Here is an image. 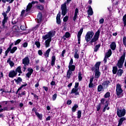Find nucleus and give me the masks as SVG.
Listing matches in <instances>:
<instances>
[{
    "label": "nucleus",
    "instance_id": "a878e982",
    "mask_svg": "<svg viewBox=\"0 0 126 126\" xmlns=\"http://www.w3.org/2000/svg\"><path fill=\"white\" fill-rule=\"evenodd\" d=\"M50 52H51V49H48L44 53V56L46 59L49 58V55H50Z\"/></svg>",
    "mask_w": 126,
    "mask_h": 126
},
{
    "label": "nucleus",
    "instance_id": "f8f14e48",
    "mask_svg": "<svg viewBox=\"0 0 126 126\" xmlns=\"http://www.w3.org/2000/svg\"><path fill=\"white\" fill-rule=\"evenodd\" d=\"M83 32V28H82L80 30L79 32H78L77 38L78 41V44H80V38L81 37V35Z\"/></svg>",
    "mask_w": 126,
    "mask_h": 126
},
{
    "label": "nucleus",
    "instance_id": "8fccbe9b",
    "mask_svg": "<svg viewBox=\"0 0 126 126\" xmlns=\"http://www.w3.org/2000/svg\"><path fill=\"white\" fill-rule=\"evenodd\" d=\"M123 44L126 47V37L124 36L123 37Z\"/></svg>",
    "mask_w": 126,
    "mask_h": 126
},
{
    "label": "nucleus",
    "instance_id": "774afa93",
    "mask_svg": "<svg viewBox=\"0 0 126 126\" xmlns=\"http://www.w3.org/2000/svg\"><path fill=\"white\" fill-rule=\"evenodd\" d=\"M9 11H10V6H8V8H7V10L6 11V13H8V12H9Z\"/></svg>",
    "mask_w": 126,
    "mask_h": 126
},
{
    "label": "nucleus",
    "instance_id": "a18cd8bd",
    "mask_svg": "<svg viewBox=\"0 0 126 126\" xmlns=\"http://www.w3.org/2000/svg\"><path fill=\"white\" fill-rule=\"evenodd\" d=\"M77 118L80 119L81 118V111L79 110L77 112Z\"/></svg>",
    "mask_w": 126,
    "mask_h": 126
},
{
    "label": "nucleus",
    "instance_id": "13d9d810",
    "mask_svg": "<svg viewBox=\"0 0 126 126\" xmlns=\"http://www.w3.org/2000/svg\"><path fill=\"white\" fill-rule=\"evenodd\" d=\"M101 102L99 104H101V105H104V102H105V99L104 98H102L100 100Z\"/></svg>",
    "mask_w": 126,
    "mask_h": 126
},
{
    "label": "nucleus",
    "instance_id": "5fc2aeb1",
    "mask_svg": "<svg viewBox=\"0 0 126 126\" xmlns=\"http://www.w3.org/2000/svg\"><path fill=\"white\" fill-rule=\"evenodd\" d=\"M20 42H21V39H18L16 41V42H15V45H18V44H19V43H20Z\"/></svg>",
    "mask_w": 126,
    "mask_h": 126
},
{
    "label": "nucleus",
    "instance_id": "5701e85b",
    "mask_svg": "<svg viewBox=\"0 0 126 126\" xmlns=\"http://www.w3.org/2000/svg\"><path fill=\"white\" fill-rule=\"evenodd\" d=\"M52 41V39H48L45 41V47L46 48H48V47H50V43H51V41Z\"/></svg>",
    "mask_w": 126,
    "mask_h": 126
},
{
    "label": "nucleus",
    "instance_id": "cd10ccee",
    "mask_svg": "<svg viewBox=\"0 0 126 126\" xmlns=\"http://www.w3.org/2000/svg\"><path fill=\"white\" fill-rule=\"evenodd\" d=\"M68 70H70V71H74V70L75 69V65H71L68 66Z\"/></svg>",
    "mask_w": 126,
    "mask_h": 126
},
{
    "label": "nucleus",
    "instance_id": "de8ad7c7",
    "mask_svg": "<svg viewBox=\"0 0 126 126\" xmlns=\"http://www.w3.org/2000/svg\"><path fill=\"white\" fill-rule=\"evenodd\" d=\"M37 8L40 10H43V9H44V6L42 5H40L37 6Z\"/></svg>",
    "mask_w": 126,
    "mask_h": 126
},
{
    "label": "nucleus",
    "instance_id": "c9c22d12",
    "mask_svg": "<svg viewBox=\"0 0 126 126\" xmlns=\"http://www.w3.org/2000/svg\"><path fill=\"white\" fill-rule=\"evenodd\" d=\"M14 81H15L17 84H19V82H22V79L20 77H18L17 79H15Z\"/></svg>",
    "mask_w": 126,
    "mask_h": 126
},
{
    "label": "nucleus",
    "instance_id": "3c124183",
    "mask_svg": "<svg viewBox=\"0 0 126 126\" xmlns=\"http://www.w3.org/2000/svg\"><path fill=\"white\" fill-rule=\"evenodd\" d=\"M104 97L105 98H109V97H110V93L109 92H107L106 93L105 95H104Z\"/></svg>",
    "mask_w": 126,
    "mask_h": 126
},
{
    "label": "nucleus",
    "instance_id": "49530a36",
    "mask_svg": "<svg viewBox=\"0 0 126 126\" xmlns=\"http://www.w3.org/2000/svg\"><path fill=\"white\" fill-rule=\"evenodd\" d=\"M14 0H2V2H4V3H5V2H6V1L7 2L10 1V3H12V2H13V1Z\"/></svg>",
    "mask_w": 126,
    "mask_h": 126
},
{
    "label": "nucleus",
    "instance_id": "4d7b16f0",
    "mask_svg": "<svg viewBox=\"0 0 126 126\" xmlns=\"http://www.w3.org/2000/svg\"><path fill=\"white\" fill-rule=\"evenodd\" d=\"M23 46L24 48H27L28 46V43L27 42H25L23 44Z\"/></svg>",
    "mask_w": 126,
    "mask_h": 126
},
{
    "label": "nucleus",
    "instance_id": "f257e3e1",
    "mask_svg": "<svg viewBox=\"0 0 126 126\" xmlns=\"http://www.w3.org/2000/svg\"><path fill=\"white\" fill-rule=\"evenodd\" d=\"M126 59V54H124L119 60L118 61V63L116 64L117 67L118 68H123V66L124 65V63H125V60Z\"/></svg>",
    "mask_w": 126,
    "mask_h": 126
},
{
    "label": "nucleus",
    "instance_id": "ea45409f",
    "mask_svg": "<svg viewBox=\"0 0 126 126\" xmlns=\"http://www.w3.org/2000/svg\"><path fill=\"white\" fill-rule=\"evenodd\" d=\"M77 108H78V105H77V104H75L72 108V112H75V111H76V109H77Z\"/></svg>",
    "mask_w": 126,
    "mask_h": 126
},
{
    "label": "nucleus",
    "instance_id": "6e6d98bb",
    "mask_svg": "<svg viewBox=\"0 0 126 126\" xmlns=\"http://www.w3.org/2000/svg\"><path fill=\"white\" fill-rule=\"evenodd\" d=\"M9 52H10V49H9V48H7V50L5 52V56H6H6H7V54H8Z\"/></svg>",
    "mask_w": 126,
    "mask_h": 126
},
{
    "label": "nucleus",
    "instance_id": "4468645a",
    "mask_svg": "<svg viewBox=\"0 0 126 126\" xmlns=\"http://www.w3.org/2000/svg\"><path fill=\"white\" fill-rule=\"evenodd\" d=\"M28 72L26 74V76H27L28 78H30L32 73H33V69L29 68L28 69Z\"/></svg>",
    "mask_w": 126,
    "mask_h": 126
},
{
    "label": "nucleus",
    "instance_id": "20e7f679",
    "mask_svg": "<svg viewBox=\"0 0 126 126\" xmlns=\"http://www.w3.org/2000/svg\"><path fill=\"white\" fill-rule=\"evenodd\" d=\"M123 92H124V91L122 89V86L120 84H117L116 85V95L119 96L120 98L123 95Z\"/></svg>",
    "mask_w": 126,
    "mask_h": 126
},
{
    "label": "nucleus",
    "instance_id": "c03bdc74",
    "mask_svg": "<svg viewBox=\"0 0 126 126\" xmlns=\"http://www.w3.org/2000/svg\"><path fill=\"white\" fill-rule=\"evenodd\" d=\"M100 44L96 45L94 48V52H97L98 50H99V48H100Z\"/></svg>",
    "mask_w": 126,
    "mask_h": 126
},
{
    "label": "nucleus",
    "instance_id": "bf43d9fd",
    "mask_svg": "<svg viewBox=\"0 0 126 126\" xmlns=\"http://www.w3.org/2000/svg\"><path fill=\"white\" fill-rule=\"evenodd\" d=\"M68 20V17L67 16H65L63 19V20L64 22H66V21H67Z\"/></svg>",
    "mask_w": 126,
    "mask_h": 126
},
{
    "label": "nucleus",
    "instance_id": "a19ab883",
    "mask_svg": "<svg viewBox=\"0 0 126 126\" xmlns=\"http://www.w3.org/2000/svg\"><path fill=\"white\" fill-rule=\"evenodd\" d=\"M35 45H36L37 48H40V46H41V44H40V41H36L35 42Z\"/></svg>",
    "mask_w": 126,
    "mask_h": 126
},
{
    "label": "nucleus",
    "instance_id": "2f4dec72",
    "mask_svg": "<svg viewBox=\"0 0 126 126\" xmlns=\"http://www.w3.org/2000/svg\"><path fill=\"white\" fill-rule=\"evenodd\" d=\"M111 55H112V50L109 49L108 51L107 52V53L106 54V57H107V58H110Z\"/></svg>",
    "mask_w": 126,
    "mask_h": 126
},
{
    "label": "nucleus",
    "instance_id": "e433bc0d",
    "mask_svg": "<svg viewBox=\"0 0 126 126\" xmlns=\"http://www.w3.org/2000/svg\"><path fill=\"white\" fill-rule=\"evenodd\" d=\"M15 71H16V73L19 72V73H22V71H21V66H18L15 70Z\"/></svg>",
    "mask_w": 126,
    "mask_h": 126
},
{
    "label": "nucleus",
    "instance_id": "1a4fd4ad",
    "mask_svg": "<svg viewBox=\"0 0 126 126\" xmlns=\"http://www.w3.org/2000/svg\"><path fill=\"white\" fill-rule=\"evenodd\" d=\"M52 37H54V34L53 32H50L47 34L42 36L43 40H47V39H52Z\"/></svg>",
    "mask_w": 126,
    "mask_h": 126
},
{
    "label": "nucleus",
    "instance_id": "6e6552de",
    "mask_svg": "<svg viewBox=\"0 0 126 126\" xmlns=\"http://www.w3.org/2000/svg\"><path fill=\"white\" fill-rule=\"evenodd\" d=\"M99 35L100 31L98 30L97 32L95 33L94 37L92 39L91 43H94V42H96V41H97L98 39H99Z\"/></svg>",
    "mask_w": 126,
    "mask_h": 126
},
{
    "label": "nucleus",
    "instance_id": "423d86ee",
    "mask_svg": "<svg viewBox=\"0 0 126 126\" xmlns=\"http://www.w3.org/2000/svg\"><path fill=\"white\" fill-rule=\"evenodd\" d=\"M78 85L79 84L78 83H75V85L74 88H73L71 92V94H73L74 93L75 96H77V95H79V92H78Z\"/></svg>",
    "mask_w": 126,
    "mask_h": 126
},
{
    "label": "nucleus",
    "instance_id": "a211bd4d",
    "mask_svg": "<svg viewBox=\"0 0 126 126\" xmlns=\"http://www.w3.org/2000/svg\"><path fill=\"white\" fill-rule=\"evenodd\" d=\"M74 57L75 59H79V53H78V50L77 49H75Z\"/></svg>",
    "mask_w": 126,
    "mask_h": 126
},
{
    "label": "nucleus",
    "instance_id": "c756f323",
    "mask_svg": "<svg viewBox=\"0 0 126 126\" xmlns=\"http://www.w3.org/2000/svg\"><path fill=\"white\" fill-rule=\"evenodd\" d=\"M108 106H109V104L108 103V101H106L103 112H106V110H109L110 109V107H108Z\"/></svg>",
    "mask_w": 126,
    "mask_h": 126
},
{
    "label": "nucleus",
    "instance_id": "473e14b6",
    "mask_svg": "<svg viewBox=\"0 0 126 126\" xmlns=\"http://www.w3.org/2000/svg\"><path fill=\"white\" fill-rule=\"evenodd\" d=\"M97 91L98 92H101V91H104V88H103V86L101 85H99L97 87Z\"/></svg>",
    "mask_w": 126,
    "mask_h": 126
},
{
    "label": "nucleus",
    "instance_id": "9b49d317",
    "mask_svg": "<svg viewBox=\"0 0 126 126\" xmlns=\"http://www.w3.org/2000/svg\"><path fill=\"white\" fill-rule=\"evenodd\" d=\"M22 61H23L22 63L23 64L28 65L29 63H30V60H29V58H28V57H27L24 58Z\"/></svg>",
    "mask_w": 126,
    "mask_h": 126
},
{
    "label": "nucleus",
    "instance_id": "0eeeda50",
    "mask_svg": "<svg viewBox=\"0 0 126 126\" xmlns=\"http://www.w3.org/2000/svg\"><path fill=\"white\" fill-rule=\"evenodd\" d=\"M117 114L119 118H122V117H125L126 115V109H117Z\"/></svg>",
    "mask_w": 126,
    "mask_h": 126
},
{
    "label": "nucleus",
    "instance_id": "6ab92c4d",
    "mask_svg": "<svg viewBox=\"0 0 126 126\" xmlns=\"http://www.w3.org/2000/svg\"><path fill=\"white\" fill-rule=\"evenodd\" d=\"M110 84H111L110 81H105L102 83L103 86H104V87H106V88L108 87V86H109V85H110Z\"/></svg>",
    "mask_w": 126,
    "mask_h": 126
},
{
    "label": "nucleus",
    "instance_id": "052dcab7",
    "mask_svg": "<svg viewBox=\"0 0 126 126\" xmlns=\"http://www.w3.org/2000/svg\"><path fill=\"white\" fill-rule=\"evenodd\" d=\"M93 83H90L89 84V88H92L93 87Z\"/></svg>",
    "mask_w": 126,
    "mask_h": 126
},
{
    "label": "nucleus",
    "instance_id": "680f3d73",
    "mask_svg": "<svg viewBox=\"0 0 126 126\" xmlns=\"http://www.w3.org/2000/svg\"><path fill=\"white\" fill-rule=\"evenodd\" d=\"M99 24H103L104 23V19L102 18L101 19L99 20Z\"/></svg>",
    "mask_w": 126,
    "mask_h": 126
},
{
    "label": "nucleus",
    "instance_id": "4c0bfd02",
    "mask_svg": "<svg viewBox=\"0 0 126 126\" xmlns=\"http://www.w3.org/2000/svg\"><path fill=\"white\" fill-rule=\"evenodd\" d=\"M113 74H116L118 71V67L117 66H114L113 67Z\"/></svg>",
    "mask_w": 126,
    "mask_h": 126
},
{
    "label": "nucleus",
    "instance_id": "393cba45",
    "mask_svg": "<svg viewBox=\"0 0 126 126\" xmlns=\"http://www.w3.org/2000/svg\"><path fill=\"white\" fill-rule=\"evenodd\" d=\"M35 115L40 121H42V119H43V115L42 114H39L38 112H37L36 111H35Z\"/></svg>",
    "mask_w": 126,
    "mask_h": 126
},
{
    "label": "nucleus",
    "instance_id": "b1692460",
    "mask_svg": "<svg viewBox=\"0 0 126 126\" xmlns=\"http://www.w3.org/2000/svg\"><path fill=\"white\" fill-rule=\"evenodd\" d=\"M124 121H126V118L122 117L120 118V120L119 121V123L118 126H121L122 125H123V123L124 122Z\"/></svg>",
    "mask_w": 126,
    "mask_h": 126
},
{
    "label": "nucleus",
    "instance_id": "79ce46f5",
    "mask_svg": "<svg viewBox=\"0 0 126 126\" xmlns=\"http://www.w3.org/2000/svg\"><path fill=\"white\" fill-rule=\"evenodd\" d=\"M82 74H81V72H79L78 73V79L80 81H81L82 80Z\"/></svg>",
    "mask_w": 126,
    "mask_h": 126
},
{
    "label": "nucleus",
    "instance_id": "338daca9",
    "mask_svg": "<svg viewBox=\"0 0 126 126\" xmlns=\"http://www.w3.org/2000/svg\"><path fill=\"white\" fill-rule=\"evenodd\" d=\"M38 53L39 56H42L43 55V52L41 50H38Z\"/></svg>",
    "mask_w": 126,
    "mask_h": 126
},
{
    "label": "nucleus",
    "instance_id": "39448f33",
    "mask_svg": "<svg viewBox=\"0 0 126 126\" xmlns=\"http://www.w3.org/2000/svg\"><path fill=\"white\" fill-rule=\"evenodd\" d=\"M93 36H94V32L93 31L88 32L85 36V40L87 43H88L93 38Z\"/></svg>",
    "mask_w": 126,
    "mask_h": 126
},
{
    "label": "nucleus",
    "instance_id": "aec40b11",
    "mask_svg": "<svg viewBox=\"0 0 126 126\" xmlns=\"http://www.w3.org/2000/svg\"><path fill=\"white\" fill-rule=\"evenodd\" d=\"M100 75H101V72H100L99 70H95V78H98L100 77Z\"/></svg>",
    "mask_w": 126,
    "mask_h": 126
},
{
    "label": "nucleus",
    "instance_id": "37998d69",
    "mask_svg": "<svg viewBox=\"0 0 126 126\" xmlns=\"http://www.w3.org/2000/svg\"><path fill=\"white\" fill-rule=\"evenodd\" d=\"M123 22L124 23V26H126V14H125L123 18Z\"/></svg>",
    "mask_w": 126,
    "mask_h": 126
},
{
    "label": "nucleus",
    "instance_id": "4be33fe9",
    "mask_svg": "<svg viewBox=\"0 0 126 126\" xmlns=\"http://www.w3.org/2000/svg\"><path fill=\"white\" fill-rule=\"evenodd\" d=\"M101 65V62H97L94 65L95 70H99V67Z\"/></svg>",
    "mask_w": 126,
    "mask_h": 126
},
{
    "label": "nucleus",
    "instance_id": "9d476101",
    "mask_svg": "<svg viewBox=\"0 0 126 126\" xmlns=\"http://www.w3.org/2000/svg\"><path fill=\"white\" fill-rule=\"evenodd\" d=\"M61 9H62V15H63V16H64V15H65L67 13V11L66 10V4H63L62 5Z\"/></svg>",
    "mask_w": 126,
    "mask_h": 126
},
{
    "label": "nucleus",
    "instance_id": "c85d7f7f",
    "mask_svg": "<svg viewBox=\"0 0 126 126\" xmlns=\"http://www.w3.org/2000/svg\"><path fill=\"white\" fill-rule=\"evenodd\" d=\"M55 62H56V56H53L52 57L51 65L54 66L55 65Z\"/></svg>",
    "mask_w": 126,
    "mask_h": 126
},
{
    "label": "nucleus",
    "instance_id": "412c9836",
    "mask_svg": "<svg viewBox=\"0 0 126 126\" xmlns=\"http://www.w3.org/2000/svg\"><path fill=\"white\" fill-rule=\"evenodd\" d=\"M117 47V45H116V42H113L111 43L110 45V48L113 51H115L116 50V48Z\"/></svg>",
    "mask_w": 126,
    "mask_h": 126
},
{
    "label": "nucleus",
    "instance_id": "7c9ffc66",
    "mask_svg": "<svg viewBox=\"0 0 126 126\" xmlns=\"http://www.w3.org/2000/svg\"><path fill=\"white\" fill-rule=\"evenodd\" d=\"M88 13L89 15H93V10L92 9V7L90 6L89 8V10H88Z\"/></svg>",
    "mask_w": 126,
    "mask_h": 126
},
{
    "label": "nucleus",
    "instance_id": "603ef678",
    "mask_svg": "<svg viewBox=\"0 0 126 126\" xmlns=\"http://www.w3.org/2000/svg\"><path fill=\"white\" fill-rule=\"evenodd\" d=\"M27 84H25V85H22L18 89V91H19L20 90H21V89H22V88H23V87H25V86H27Z\"/></svg>",
    "mask_w": 126,
    "mask_h": 126
},
{
    "label": "nucleus",
    "instance_id": "72a5a7b5",
    "mask_svg": "<svg viewBox=\"0 0 126 126\" xmlns=\"http://www.w3.org/2000/svg\"><path fill=\"white\" fill-rule=\"evenodd\" d=\"M124 73V70L123 69H119L117 72V75L118 76H122V75Z\"/></svg>",
    "mask_w": 126,
    "mask_h": 126
},
{
    "label": "nucleus",
    "instance_id": "7ed1b4c3",
    "mask_svg": "<svg viewBox=\"0 0 126 126\" xmlns=\"http://www.w3.org/2000/svg\"><path fill=\"white\" fill-rule=\"evenodd\" d=\"M35 3H38L37 1H32L31 3H29L27 6V8L26 10H23L21 13V16H23L24 15V13H25V11L26 12H29L30 10H31V8H32V4H35Z\"/></svg>",
    "mask_w": 126,
    "mask_h": 126
},
{
    "label": "nucleus",
    "instance_id": "0e129e2a",
    "mask_svg": "<svg viewBox=\"0 0 126 126\" xmlns=\"http://www.w3.org/2000/svg\"><path fill=\"white\" fill-rule=\"evenodd\" d=\"M72 63H73V59H71L69 65H72Z\"/></svg>",
    "mask_w": 126,
    "mask_h": 126
},
{
    "label": "nucleus",
    "instance_id": "f704fd0d",
    "mask_svg": "<svg viewBox=\"0 0 126 126\" xmlns=\"http://www.w3.org/2000/svg\"><path fill=\"white\" fill-rule=\"evenodd\" d=\"M72 74V72L70 70H68L66 74V77L68 78V79H69L70 78V75Z\"/></svg>",
    "mask_w": 126,
    "mask_h": 126
},
{
    "label": "nucleus",
    "instance_id": "dca6fc26",
    "mask_svg": "<svg viewBox=\"0 0 126 126\" xmlns=\"http://www.w3.org/2000/svg\"><path fill=\"white\" fill-rule=\"evenodd\" d=\"M57 23L58 24H61V12H59L56 17Z\"/></svg>",
    "mask_w": 126,
    "mask_h": 126
},
{
    "label": "nucleus",
    "instance_id": "58836bf2",
    "mask_svg": "<svg viewBox=\"0 0 126 126\" xmlns=\"http://www.w3.org/2000/svg\"><path fill=\"white\" fill-rule=\"evenodd\" d=\"M16 50H17V47H14L12 49H11V50H10V52L11 54H13V53H14L15 51H16Z\"/></svg>",
    "mask_w": 126,
    "mask_h": 126
},
{
    "label": "nucleus",
    "instance_id": "09e8293b",
    "mask_svg": "<svg viewBox=\"0 0 126 126\" xmlns=\"http://www.w3.org/2000/svg\"><path fill=\"white\" fill-rule=\"evenodd\" d=\"M97 111H100V109H101V103H99L97 106H96Z\"/></svg>",
    "mask_w": 126,
    "mask_h": 126
},
{
    "label": "nucleus",
    "instance_id": "f3484780",
    "mask_svg": "<svg viewBox=\"0 0 126 126\" xmlns=\"http://www.w3.org/2000/svg\"><path fill=\"white\" fill-rule=\"evenodd\" d=\"M79 10L78 8H76L75 10L74 16L73 17V21H75L76 20V18H77V14H78Z\"/></svg>",
    "mask_w": 126,
    "mask_h": 126
},
{
    "label": "nucleus",
    "instance_id": "69168bd1",
    "mask_svg": "<svg viewBox=\"0 0 126 126\" xmlns=\"http://www.w3.org/2000/svg\"><path fill=\"white\" fill-rule=\"evenodd\" d=\"M20 29L21 30H25L26 29V28L24 26H21Z\"/></svg>",
    "mask_w": 126,
    "mask_h": 126
},
{
    "label": "nucleus",
    "instance_id": "864d4df0",
    "mask_svg": "<svg viewBox=\"0 0 126 126\" xmlns=\"http://www.w3.org/2000/svg\"><path fill=\"white\" fill-rule=\"evenodd\" d=\"M57 94H55L52 97V99L53 101H55V100H56V99H57Z\"/></svg>",
    "mask_w": 126,
    "mask_h": 126
},
{
    "label": "nucleus",
    "instance_id": "2eb2a0df",
    "mask_svg": "<svg viewBox=\"0 0 126 126\" xmlns=\"http://www.w3.org/2000/svg\"><path fill=\"white\" fill-rule=\"evenodd\" d=\"M42 18H43V16L41 13H39L37 15V19L38 23H40L42 21Z\"/></svg>",
    "mask_w": 126,
    "mask_h": 126
},
{
    "label": "nucleus",
    "instance_id": "e2e57ef3",
    "mask_svg": "<svg viewBox=\"0 0 126 126\" xmlns=\"http://www.w3.org/2000/svg\"><path fill=\"white\" fill-rule=\"evenodd\" d=\"M69 35H70V34L68 32H66L65 34V37H66V38L69 37Z\"/></svg>",
    "mask_w": 126,
    "mask_h": 126
},
{
    "label": "nucleus",
    "instance_id": "ddd939ff",
    "mask_svg": "<svg viewBox=\"0 0 126 126\" xmlns=\"http://www.w3.org/2000/svg\"><path fill=\"white\" fill-rule=\"evenodd\" d=\"M17 75V73H16V71L14 70H11L9 72L8 75L9 77H11L12 78H13V77L16 76Z\"/></svg>",
    "mask_w": 126,
    "mask_h": 126
},
{
    "label": "nucleus",
    "instance_id": "f03ea898",
    "mask_svg": "<svg viewBox=\"0 0 126 126\" xmlns=\"http://www.w3.org/2000/svg\"><path fill=\"white\" fill-rule=\"evenodd\" d=\"M2 15L3 16L4 19L2 21V28L0 27V33L1 31H3L5 28H6V26H5V23L7 22V17L6 13L5 12H3L2 13Z\"/></svg>",
    "mask_w": 126,
    "mask_h": 126
},
{
    "label": "nucleus",
    "instance_id": "bb28decb",
    "mask_svg": "<svg viewBox=\"0 0 126 126\" xmlns=\"http://www.w3.org/2000/svg\"><path fill=\"white\" fill-rule=\"evenodd\" d=\"M7 63H9V64L10 65V66L11 67H13V66H14V63H13V62L10 61V59H9L7 60Z\"/></svg>",
    "mask_w": 126,
    "mask_h": 126
}]
</instances>
